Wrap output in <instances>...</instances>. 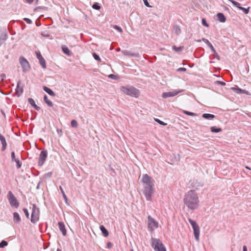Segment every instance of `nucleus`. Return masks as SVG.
I'll return each mask as SVG.
<instances>
[{
  "instance_id": "nucleus-1",
  "label": "nucleus",
  "mask_w": 251,
  "mask_h": 251,
  "mask_svg": "<svg viewBox=\"0 0 251 251\" xmlns=\"http://www.w3.org/2000/svg\"><path fill=\"white\" fill-rule=\"evenodd\" d=\"M183 202L190 210H194L198 207L199 200L198 194L195 190H190L185 194Z\"/></svg>"
},
{
  "instance_id": "nucleus-2",
  "label": "nucleus",
  "mask_w": 251,
  "mask_h": 251,
  "mask_svg": "<svg viewBox=\"0 0 251 251\" xmlns=\"http://www.w3.org/2000/svg\"><path fill=\"white\" fill-rule=\"evenodd\" d=\"M142 182L144 185L143 193L146 200L148 201H152V196L154 192L153 180L148 175L145 174L143 176Z\"/></svg>"
},
{
  "instance_id": "nucleus-3",
  "label": "nucleus",
  "mask_w": 251,
  "mask_h": 251,
  "mask_svg": "<svg viewBox=\"0 0 251 251\" xmlns=\"http://www.w3.org/2000/svg\"><path fill=\"white\" fill-rule=\"evenodd\" d=\"M120 90L125 94L135 98H138L140 93L138 89L130 85L122 86Z\"/></svg>"
},
{
  "instance_id": "nucleus-4",
  "label": "nucleus",
  "mask_w": 251,
  "mask_h": 251,
  "mask_svg": "<svg viewBox=\"0 0 251 251\" xmlns=\"http://www.w3.org/2000/svg\"><path fill=\"white\" fill-rule=\"evenodd\" d=\"M151 241V246L155 251H166L165 247L160 239L152 238Z\"/></svg>"
},
{
  "instance_id": "nucleus-5",
  "label": "nucleus",
  "mask_w": 251,
  "mask_h": 251,
  "mask_svg": "<svg viewBox=\"0 0 251 251\" xmlns=\"http://www.w3.org/2000/svg\"><path fill=\"white\" fill-rule=\"evenodd\" d=\"M40 210L35 204H32V213L31 215V222L36 223L39 220Z\"/></svg>"
},
{
  "instance_id": "nucleus-6",
  "label": "nucleus",
  "mask_w": 251,
  "mask_h": 251,
  "mask_svg": "<svg viewBox=\"0 0 251 251\" xmlns=\"http://www.w3.org/2000/svg\"><path fill=\"white\" fill-rule=\"evenodd\" d=\"M7 198L12 207L17 208L19 206L20 203L18 201L11 191L8 192Z\"/></svg>"
},
{
  "instance_id": "nucleus-7",
  "label": "nucleus",
  "mask_w": 251,
  "mask_h": 251,
  "mask_svg": "<svg viewBox=\"0 0 251 251\" xmlns=\"http://www.w3.org/2000/svg\"><path fill=\"white\" fill-rule=\"evenodd\" d=\"M158 226V222L150 215H149L148 217V228L149 230L152 231Z\"/></svg>"
},
{
  "instance_id": "nucleus-8",
  "label": "nucleus",
  "mask_w": 251,
  "mask_h": 251,
  "mask_svg": "<svg viewBox=\"0 0 251 251\" xmlns=\"http://www.w3.org/2000/svg\"><path fill=\"white\" fill-rule=\"evenodd\" d=\"M188 221L193 227L195 239L198 240L200 236V227L199 226L196 221L192 220L190 218L188 219Z\"/></svg>"
},
{
  "instance_id": "nucleus-9",
  "label": "nucleus",
  "mask_w": 251,
  "mask_h": 251,
  "mask_svg": "<svg viewBox=\"0 0 251 251\" xmlns=\"http://www.w3.org/2000/svg\"><path fill=\"white\" fill-rule=\"evenodd\" d=\"M19 61L23 72H26L30 69L29 62L24 57L21 56L19 58Z\"/></svg>"
},
{
  "instance_id": "nucleus-10",
  "label": "nucleus",
  "mask_w": 251,
  "mask_h": 251,
  "mask_svg": "<svg viewBox=\"0 0 251 251\" xmlns=\"http://www.w3.org/2000/svg\"><path fill=\"white\" fill-rule=\"evenodd\" d=\"M47 157H48V151L47 150H43L42 151H41L40 155H39V160H38V165L39 166L41 167L43 166V165L44 164L46 160H47Z\"/></svg>"
},
{
  "instance_id": "nucleus-11",
  "label": "nucleus",
  "mask_w": 251,
  "mask_h": 251,
  "mask_svg": "<svg viewBox=\"0 0 251 251\" xmlns=\"http://www.w3.org/2000/svg\"><path fill=\"white\" fill-rule=\"evenodd\" d=\"M36 56L39 61L40 64L43 68H46V61L39 51L36 52Z\"/></svg>"
},
{
  "instance_id": "nucleus-12",
  "label": "nucleus",
  "mask_w": 251,
  "mask_h": 251,
  "mask_svg": "<svg viewBox=\"0 0 251 251\" xmlns=\"http://www.w3.org/2000/svg\"><path fill=\"white\" fill-rule=\"evenodd\" d=\"M11 157L12 162H15L16 163L17 168L18 169L20 168L22 166V162L19 160V159L16 158L15 152L14 151L11 152Z\"/></svg>"
},
{
  "instance_id": "nucleus-13",
  "label": "nucleus",
  "mask_w": 251,
  "mask_h": 251,
  "mask_svg": "<svg viewBox=\"0 0 251 251\" xmlns=\"http://www.w3.org/2000/svg\"><path fill=\"white\" fill-rule=\"evenodd\" d=\"M178 94V92L177 91L164 92L162 94V97L163 98L166 99L169 97H174L177 95Z\"/></svg>"
},
{
  "instance_id": "nucleus-14",
  "label": "nucleus",
  "mask_w": 251,
  "mask_h": 251,
  "mask_svg": "<svg viewBox=\"0 0 251 251\" xmlns=\"http://www.w3.org/2000/svg\"><path fill=\"white\" fill-rule=\"evenodd\" d=\"M58 228L60 231L62 232L63 236H66L67 234V231L65 228V226L63 222H59L58 223Z\"/></svg>"
},
{
  "instance_id": "nucleus-15",
  "label": "nucleus",
  "mask_w": 251,
  "mask_h": 251,
  "mask_svg": "<svg viewBox=\"0 0 251 251\" xmlns=\"http://www.w3.org/2000/svg\"><path fill=\"white\" fill-rule=\"evenodd\" d=\"M21 83V81L19 80L17 82V87L16 88V94L18 97H20L23 93L24 92V86H22V87H20V84Z\"/></svg>"
},
{
  "instance_id": "nucleus-16",
  "label": "nucleus",
  "mask_w": 251,
  "mask_h": 251,
  "mask_svg": "<svg viewBox=\"0 0 251 251\" xmlns=\"http://www.w3.org/2000/svg\"><path fill=\"white\" fill-rule=\"evenodd\" d=\"M203 185V183L201 181L196 180L192 184V187L196 190L200 189Z\"/></svg>"
},
{
  "instance_id": "nucleus-17",
  "label": "nucleus",
  "mask_w": 251,
  "mask_h": 251,
  "mask_svg": "<svg viewBox=\"0 0 251 251\" xmlns=\"http://www.w3.org/2000/svg\"><path fill=\"white\" fill-rule=\"evenodd\" d=\"M0 141L2 144V151H4L7 147V143L5 137L0 133Z\"/></svg>"
},
{
  "instance_id": "nucleus-18",
  "label": "nucleus",
  "mask_w": 251,
  "mask_h": 251,
  "mask_svg": "<svg viewBox=\"0 0 251 251\" xmlns=\"http://www.w3.org/2000/svg\"><path fill=\"white\" fill-rule=\"evenodd\" d=\"M8 35L6 32H3L0 35V47L7 40Z\"/></svg>"
},
{
  "instance_id": "nucleus-19",
  "label": "nucleus",
  "mask_w": 251,
  "mask_h": 251,
  "mask_svg": "<svg viewBox=\"0 0 251 251\" xmlns=\"http://www.w3.org/2000/svg\"><path fill=\"white\" fill-rule=\"evenodd\" d=\"M196 41L197 42H200L201 41L204 42L207 45V46L210 48L211 50H213L214 48L212 44L207 39L203 38L201 40H198Z\"/></svg>"
},
{
  "instance_id": "nucleus-20",
  "label": "nucleus",
  "mask_w": 251,
  "mask_h": 251,
  "mask_svg": "<svg viewBox=\"0 0 251 251\" xmlns=\"http://www.w3.org/2000/svg\"><path fill=\"white\" fill-rule=\"evenodd\" d=\"M43 89L49 95L52 96V97H54L55 96V94L54 93V92L50 88H49L46 86H44L43 87Z\"/></svg>"
},
{
  "instance_id": "nucleus-21",
  "label": "nucleus",
  "mask_w": 251,
  "mask_h": 251,
  "mask_svg": "<svg viewBox=\"0 0 251 251\" xmlns=\"http://www.w3.org/2000/svg\"><path fill=\"white\" fill-rule=\"evenodd\" d=\"M28 102L36 110H39L40 109V107L36 104L34 100L32 99V98H28Z\"/></svg>"
},
{
  "instance_id": "nucleus-22",
  "label": "nucleus",
  "mask_w": 251,
  "mask_h": 251,
  "mask_svg": "<svg viewBox=\"0 0 251 251\" xmlns=\"http://www.w3.org/2000/svg\"><path fill=\"white\" fill-rule=\"evenodd\" d=\"M100 229L104 237H107L108 236L109 232L103 225H100Z\"/></svg>"
},
{
  "instance_id": "nucleus-23",
  "label": "nucleus",
  "mask_w": 251,
  "mask_h": 251,
  "mask_svg": "<svg viewBox=\"0 0 251 251\" xmlns=\"http://www.w3.org/2000/svg\"><path fill=\"white\" fill-rule=\"evenodd\" d=\"M218 20L222 22L225 23L226 21V17L224 15V14L222 13H218L217 15Z\"/></svg>"
},
{
  "instance_id": "nucleus-24",
  "label": "nucleus",
  "mask_w": 251,
  "mask_h": 251,
  "mask_svg": "<svg viewBox=\"0 0 251 251\" xmlns=\"http://www.w3.org/2000/svg\"><path fill=\"white\" fill-rule=\"evenodd\" d=\"M13 220L16 223H19L21 219L19 214L17 212H14L13 213Z\"/></svg>"
},
{
  "instance_id": "nucleus-25",
  "label": "nucleus",
  "mask_w": 251,
  "mask_h": 251,
  "mask_svg": "<svg viewBox=\"0 0 251 251\" xmlns=\"http://www.w3.org/2000/svg\"><path fill=\"white\" fill-rule=\"evenodd\" d=\"M202 117L207 120H212L214 119L215 116L213 114L209 113H204L202 114Z\"/></svg>"
},
{
  "instance_id": "nucleus-26",
  "label": "nucleus",
  "mask_w": 251,
  "mask_h": 251,
  "mask_svg": "<svg viewBox=\"0 0 251 251\" xmlns=\"http://www.w3.org/2000/svg\"><path fill=\"white\" fill-rule=\"evenodd\" d=\"M44 102L50 107L53 106V103L51 101L49 100L48 98V97L46 95H45L44 96Z\"/></svg>"
},
{
  "instance_id": "nucleus-27",
  "label": "nucleus",
  "mask_w": 251,
  "mask_h": 251,
  "mask_svg": "<svg viewBox=\"0 0 251 251\" xmlns=\"http://www.w3.org/2000/svg\"><path fill=\"white\" fill-rule=\"evenodd\" d=\"M173 31L174 33L177 35H179L181 33V29L180 27L177 25H174Z\"/></svg>"
},
{
  "instance_id": "nucleus-28",
  "label": "nucleus",
  "mask_w": 251,
  "mask_h": 251,
  "mask_svg": "<svg viewBox=\"0 0 251 251\" xmlns=\"http://www.w3.org/2000/svg\"><path fill=\"white\" fill-rule=\"evenodd\" d=\"M222 129L221 128L217 127L215 126H211L210 127V131L212 132L218 133L219 132L222 131Z\"/></svg>"
},
{
  "instance_id": "nucleus-29",
  "label": "nucleus",
  "mask_w": 251,
  "mask_h": 251,
  "mask_svg": "<svg viewBox=\"0 0 251 251\" xmlns=\"http://www.w3.org/2000/svg\"><path fill=\"white\" fill-rule=\"evenodd\" d=\"M231 89L235 91L238 94H245V93H246V90H242L239 87H237V88L232 87Z\"/></svg>"
},
{
  "instance_id": "nucleus-30",
  "label": "nucleus",
  "mask_w": 251,
  "mask_h": 251,
  "mask_svg": "<svg viewBox=\"0 0 251 251\" xmlns=\"http://www.w3.org/2000/svg\"><path fill=\"white\" fill-rule=\"evenodd\" d=\"M62 50L63 52L65 54H67L68 55H71V52H70V51L69 49L66 46H65V45L64 46H62Z\"/></svg>"
},
{
  "instance_id": "nucleus-31",
  "label": "nucleus",
  "mask_w": 251,
  "mask_h": 251,
  "mask_svg": "<svg viewBox=\"0 0 251 251\" xmlns=\"http://www.w3.org/2000/svg\"><path fill=\"white\" fill-rule=\"evenodd\" d=\"M126 55H130L131 56L138 57L139 56V54L138 52H131L130 51H126Z\"/></svg>"
},
{
  "instance_id": "nucleus-32",
  "label": "nucleus",
  "mask_w": 251,
  "mask_h": 251,
  "mask_svg": "<svg viewBox=\"0 0 251 251\" xmlns=\"http://www.w3.org/2000/svg\"><path fill=\"white\" fill-rule=\"evenodd\" d=\"M211 51L213 52L214 58H216L218 60H220V57L219 55L218 54V53L217 52L215 49L214 48L213 50H211Z\"/></svg>"
},
{
  "instance_id": "nucleus-33",
  "label": "nucleus",
  "mask_w": 251,
  "mask_h": 251,
  "mask_svg": "<svg viewBox=\"0 0 251 251\" xmlns=\"http://www.w3.org/2000/svg\"><path fill=\"white\" fill-rule=\"evenodd\" d=\"M183 48H184L183 46H180L179 47H177L176 46H174L173 47V50H174L176 51V52H179V51H182L183 50Z\"/></svg>"
},
{
  "instance_id": "nucleus-34",
  "label": "nucleus",
  "mask_w": 251,
  "mask_h": 251,
  "mask_svg": "<svg viewBox=\"0 0 251 251\" xmlns=\"http://www.w3.org/2000/svg\"><path fill=\"white\" fill-rule=\"evenodd\" d=\"M239 9L242 10L245 14H247L249 13L250 7H248V8H246L240 6V7H239Z\"/></svg>"
},
{
  "instance_id": "nucleus-35",
  "label": "nucleus",
  "mask_w": 251,
  "mask_h": 251,
  "mask_svg": "<svg viewBox=\"0 0 251 251\" xmlns=\"http://www.w3.org/2000/svg\"><path fill=\"white\" fill-rule=\"evenodd\" d=\"M59 189H60V191H61V193H62V194L63 195V198L64 199L65 201H67L68 200L67 196L66 195V194H65V192H64V191L63 190V188L61 186H59Z\"/></svg>"
},
{
  "instance_id": "nucleus-36",
  "label": "nucleus",
  "mask_w": 251,
  "mask_h": 251,
  "mask_svg": "<svg viewBox=\"0 0 251 251\" xmlns=\"http://www.w3.org/2000/svg\"><path fill=\"white\" fill-rule=\"evenodd\" d=\"M92 8L96 10H100L101 7L98 2H95L92 5Z\"/></svg>"
},
{
  "instance_id": "nucleus-37",
  "label": "nucleus",
  "mask_w": 251,
  "mask_h": 251,
  "mask_svg": "<svg viewBox=\"0 0 251 251\" xmlns=\"http://www.w3.org/2000/svg\"><path fill=\"white\" fill-rule=\"evenodd\" d=\"M183 113L187 115H188V116H196L197 115V114L196 113L189 112V111H186V110H184L183 111Z\"/></svg>"
},
{
  "instance_id": "nucleus-38",
  "label": "nucleus",
  "mask_w": 251,
  "mask_h": 251,
  "mask_svg": "<svg viewBox=\"0 0 251 251\" xmlns=\"http://www.w3.org/2000/svg\"><path fill=\"white\" fill-rule=\"evenodd\" d=\"M71 126L73 127H77L78 126L77 122L75 120H73L71 122Z\"/></svg>"
},
{
  "instance_id": "nucleus-39",
  "label": "nucleus",
  "mask_w": 251,
  "mask_h": 251,
  "mask_svg": "<svg viewBox=\"0 0 251 251\" xmlns=\"http://www.w3.org/2000/svg\"><path fill=\"white\" fill-rule=\"evenodd\" d=\"M7 245H8V243L7 241H6L5 240H2L0 243V248H3L5 247V246H6Z\"/></svg>"
},
{
  "instance_id": "nucleus-40",
  "label": "nucleus",
  "mask_w": 251,
  "mask_h": 251,
  "mask_svg": "<svg viewBox=\"0 0 251 251\" xmlns=\"http://www.w3.org/2000/svg\"><path fill=\"white\" fill-rule=\"evenodd\" d=\"M93 56L94 58V59L97 61H100L101 60L100 57L99 55H98L96 53L93 52Z\"/></svg>"
},
{
  "instance_id": "nucleus-41",
  "label": "nucleus",
  "mask_w": 251,
  "mask_h": 251,
  "mask_svg": "<svg viewBox=\"0 0 251 251\" xmlns=\"http://www.w3.org/2000/svg\"><path fill=\"white\" fill-rule=\"evenodd\" d=\"M52 175V173L51 172H48V173L45 174L44 175V178H50L51 177Z\"/></svg>"
},
{
  "instance_id": "nucleus-42",
  "label": "nucleus",
  "mask_w": 251,
  "mask_h": 251,
  "mask_svg": "<svg viewBox=\"0 0 251 251\" xmlns=\"http://www.w3.org/2000/svg\"><path fill=\"white\" fill-rule=\"evenodd\" d=\"M23 210L24 213H25L26 217L27 219H29V213L28 211V210L26 208H23Z\"/></svg>"
},
{
  "instance_id": "nucleus-43",
  "label": "nucleus",
  "mask_w": 251,
  "mask_h": 251,
  "mask_svg": "<svg viewBox=\"0 0 251 251\" xmlns=\"http://www.w3.org/2000/svg\"><path fill=\"white\" fill-rule=\"evenodd\" d=\"M155 121L158 123L159 124H160V125H162V126H166L167 125V124L164 123V122L160 120L159 119H155Z\"/></svg>"
},
{
  "instance_id": "nucleus-44",
  "label": "nucleus",
  "mask_w": 251,
  "mask_h": 251,
  "mask_svg": "<svg viewBox=\"0 0 251 251\" xmlns=\"http://www.w3.org/2000/svg\"><path fill=\"white\" fill-rule=\"evenodd\" d=\"M113 28L118 30L120 33H122L123 32V30H122V28L117 25H114L113 26Z\"/></svg>"
},
{
  "instance_id": "nucleus-45",
  "label": "nucleus",
  "mask_w": 251,
  "mask_h": 251,
  "mask_svg": "<svg viewBox=\"0 0 251 251\" xmlns=\"http://www.w3.org/2000/svg\"><path fill=\"white\" fill-rule=\"evenodd\" d=\"M201 23H202V25H204V26L208 27L209 25L207 24L205 19H204V18L202 19Z\"/></svg>"
},
{
  "instance_id": "nucleus-46",
  "label": "nucleus",
  "mask_w": 251,
  "mask_h": 251,
  "mask_svg": "<svg viewBox=\"0 0 251 251\" xmlns=\"http://www.w3.org/2000/svg\"><path fill=\"white\" fill-rule=\"evenodd\" d=\"M109 78L116 80L118 78V76L113 74H110L108 75Z\"/></svg>"
},
{
  "instance_id": "nucleus-47",
  "label": "nucleus",
  "mask_w": 251,
  "mask_h": 251,
  "mask_svg": "<svg viewBox=\"0 0 251 251\" xmlns=\"http://www.w3.org/2000/svg\"><path fill=\"white\" fill-rule=\"evenodd\" d=\"M24 20L28 24H31L32 23V21L30 19L27 18H24Z\"/></svg>"
},
{
  "instance_id": "nucleus-48",
  "label": "nucleus",
  "mask_w": 251,
  "mask_h": 251,
  "mask_svg": "<svg viewBox=\"0 0 251 251\" xmlns=\"http://www.w3.org/2000/svg\"><path fill=\"white\" fill-rule=\"evenodd\" d=\"M177 72H186V69L185 68L180 67L176 70Z\"/></svg>"
},
{
  "instance_id": "nucleus-49",
  "label": "nucleus",
  "mask_w": 251,
  "mask_h": 251,
  "mask_svg": "<svg viewBox=\"0 0 251 251\" xmlns=\"http://www.w3.org/2000/svg\"><path fill=\"white\" fill-rule=\"evenodd\" d=\"M145 5L148 7H151V6L150 5L148 1V0H143Z\"/></svg>"
},
{
  "instance_id": "nucleus-50",
  "label": "nucleus",
  "mask_w": 251,
  "mask_h": 251,
  "mask_svg": "<svg viewBox=\"0 0 251 251\" xmlns=\"http://www.w3.org/2000/svg\"><path fill=\"white\" fill-rule=\"evenodd\" d=\"M113 246V244L110 242L107 243V248L109 249H111Z\"/></svg>"
},
{
  "instance_id": "nucleus-51",
  "label": "nucleus",
  "mask_w": 251,
  "mask_h": 251,
  "mask_svg": "<svg viewBox=\"0 0 251 251\" xmlns=\"http://www.w3.org/2000/svg\"><path fill=\"white\" fill-rule=\"evenodd\" d=\"M216 82H217V84H220L222 86L226 85V83L225 82H224V81H217Z\"/></svg>"
},
{
  "instance_id": "nucleus-52",
  "label": "nucleus",
  "mask_w": 251,
  "mask_h": 251,
  "mask_svg": "<svg viewBox=\"0 0 251 251\" xmlns=\"http://www.w3.org/2000/svg\"><path fill=\"white\" fill-rule=\"evenodd\" d=\"M0 77H1V79L3 80L4 78L6 77V75L5 74H1L0 75Z\"/></svg>"
},
{
  "instance_id": "nucleus-53",
  "label": "nucleus",
  "mask_w": 251,
  "mask_h": 251,
  "mask_svg": "<svg viewBox=\"0 0 251 251\" xmlns=\"http://www.w3.org/2000/svg\"><path fill=\"white\" fill-rule=\"evenodd\" d=\"M243 251H248L247 247L246 246H243Z\"/></svg>"
},
{
  "instance_id": "nucleus-54",
  "label": "nucleus",
  "mask_w": 251,
  "mask_h": 251,
  "mask_svg": "<svg viewBox=\"0 0 251 251\" xmlns=\"http://www.w3.org/2000/svg\"><path fill=\"white\" fill-rule=\"evenodd\" d=\"M42 35L44 37H49L50 36V35L48 34H43L42 33Z\"/></svg>"
},
{
  "instance_id": "nucleus-55",
  "label": "nucleus",
  "mask_w": 251,
  "mask_h": 251,
  "mask_svg": "<svg viewBox=\"0 0 251 251\" xmlns=\"http://www.w3.org/2000/svg\"><path fill=\"white\" fill-rule=\"evenodd\" d=\"M38 8L47 10L48 8L46 7H45V6H42V7H39Z\"/></svg>"
},
{
  "instance_id": "nucleus-56",
  "label": "nucleus",
  "mask_w": 251,
  "mask_h": 251,
  "mask_svg": "<svg viewBox=\"0 0 251 251\" xmlns=\"http://www.w3.org/2000/svg\"><path fill=\"white\" fill-rule=\"evenodd\" d=\"M224 9L225 11H229V9L227 7L225 6Z\"/></svg>"
},
{
  "instance_id": "nucleus-57",
  "label": "nucleus",
  "mask_w": 251,
  "mask_h": 251,
  "mask_svg": "<svg viewBox=\"0 0 251 251\" xmlns=\"http://www.w3.org/2000/svg\"><path fill=\"white\" fill-rule=\"evenodd\" d=\"M40 182H39L36 186V189H39L40 188Z\"/></svg>"
},
{
  "instance_id": "nucleus-58",
  "label": "nucleus",
  "mask_w": 251,
  "mask_h": 251,
  "mask_svg": "<svg viewBox=\"0 0 251 251\" xmlns=\"http://www.w3.org/2000/svg\"><path fill=\"white\" fill-rule=\"evenodd\" d=\"M34 0H28V2L29 3H32L33 1Z\"/></svg>"
},
{
  "instance_id": "nucleus-59",
  "label": "nucleus",
  "mask_w": 251,
  "mask_h": 251,
  "mask_svg": "<svg viewBox=\"0 0 251 251\" xmlns=\"http://www.w3.org/2000/svg\"><path fill=\"white\" fill-rule=\"evenodd\" d=\"M245 168L247 169L251 170V168L248 166H246Z\"/></svg>"
},
{
  "instance_id": "nucleus-60",
  "label": "nucleus",
  "mask_w": 251,
  "mask_h": 251,
  "mask_svg": "<svg viewBox=\"0 0 251 251\" xmlns=\"http://www.w3.org/2000/svg\"><path fill=\"white\" fill-rule=\"evenodd\" d=\"M56 251H62L61 249L58 248L56 250Z\"/></svg>"
},
{
  "instance_id": "nucleus-61",
  "label": "nucleus",
  "mask_w": 251,
  "mask_h": 251,
  "mask_svg": "<svg viewBox=\"0 0 251 251\" xmlns=\"http://www.w3.org/2000/svg\"><path fill=\"white\" fill-rule=\"evenodd\" d=\"M36 24L37 26H39L40 25V24L39 25V23H37V22L36 23Z\"/></svg>"
},
{
  "instance_id": "nucleus-62",
  "label": "nucleus",
  "mask_w": 251,
  "mask_h": 251,
  "mask_svg": "<svg viewBox=\"0 0 251 251\" xmlns=\"http://www.w3.org/2000/svg\"><path fill=\"white\" fill-rule=\"evenodd\" d=\"M36 24L37 26H39L40 25V24L39 25V23H37V22L36 23Z\"/></svg>"
},
{
  "instance_id": "nucleus-63",
  "label": "nucleus",
  "mask_w": 251,
  "mask_h": 251,
  "mask_svg": "<svg viewBox=\"0 0 251 251\" xmlns=\"http://www.w3.org/2000/svg\"><path fill=\"white\" fill-rule=\"evenodd\" d=\"M44 249H47V247L45 246V245H44Z\"/></svg>"
},
{
  "instance_id": "nucleus-64",
  "label": "nucleus",
  "mask_w": 251,
  "mask_h": 251,
  "mask_svg": "<svg viewBox=\"0 0 251 251\" xmlns=\"http://www.w3.org/2000/svg\"><path fill=\"white\" fill-rule=\"evenodd\" d=\"M44 249H47V247L45 246V245H44Z\"/></svg>"
}]
</instances>
